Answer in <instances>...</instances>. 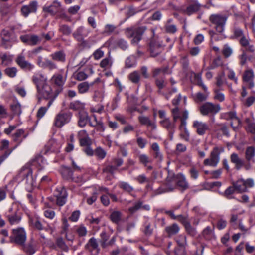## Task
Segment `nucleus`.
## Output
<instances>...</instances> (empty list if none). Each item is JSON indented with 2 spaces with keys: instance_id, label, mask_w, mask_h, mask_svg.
<instances>
[{
  "instance_id": "obj_1",
  "label": "nucleus",
  "mask_w": 255,
  "mask_h": 255,
  "mask_svg": "<svg viewBox=\"0 0 255 255\" xmlns=\"http://www.w3.org/2000/svg\"><path fill=\"white\" fill-rule=\"evenodd\" d=\"M32 81L36 86L38 102L42 98L50 99L47 104V107H49L55 97H53L51 86L48 84L47 77L41 73H35L32 77Z\"/></svg>"
},
{
  "instance_id": "obj_2",
  "label": "nucleus",
  "mask_w": 255,
  "mask_h": 255,
  "mask_svg": "<svg viewBox=\"0 0 255 255\" xmlns=\"http://www.w3.org/2000/svg\"><path fill=\"white\" fill-rule=\"evenodd\" d=\"M18 176L26 185L27 188H30L34 186L35 181L32 176V170L28 164L21 168Z\"/></svg>"
},
{
  "instance_id": "obj_3",
  "label": "nucleus",
  "mask_w": 255,
  "mask_h": 255,
  "mask_svg": "<svg viewBox=\"0 0 255 255\" xmlns=\"http://www.w3.org/2000/svg\"><path fill=\"white\" fill-rule=\"evenodd\" d=\"M224 151V148L221 146L214 147L211 151L209 158L203 161L205 166L216 167L220 161V154Z\"/></svg>"
},
{
  "instance_id": "obj_4",
  "label": "nucleus",
  "mask_w": 255,
  "mask_h": 255,
  "mask_svg": "<svg viewBox=\"0 0 255 255\" xmlns=\"http://www.w3.org/2000/svg\"><path fill=\"white\" fill-rule=\"evenodd\" d=\"M26 233L22 227L17 228L12 230V234L10 236V242L19 246L24 245L26 240Z\"/></svg>"
},
{
  "instance_id": "obj_5",
  "label": "nucleus",
  "mask_w": 255,
  "mask_h": 255,
  "mask_svg": "<svg viewBox=\"0 0 255 255\" xmlns=\"http://www.w3.org/2000/svg\"><path fill=\"white\" fill-rule=\"evenodd\" d=\"M227 20L226 15L220 14H212L209 17L210 21L215 25L216 31L220 34L224 32Z\"/></svg>"
},
{
  "instance_id": "obj_6",
  "label": "nucleus",
  "mask_w": 255,
  "mask_h": 255,
  "mask_svg": "<svg viewBox=\"0 0 255 255\" xmlns=\"http://www.w3.org/2000/svg\"><path fill=\"white\" fill-rule=\"evenodd\" d=\"M221 110L219 104H215L211 102H206L199 107L200 113L203 116H214Z\"/></svg>"
},
{
  "instance_id": "obj_7",
  "label": "nucleus",
  "mask_w": 255,
  "mask_h": 255,
  "mask_svg": "<svg viewBox=\"0 0 255 255\" xmlns=\"http://www.w3.org/2000/svg\"><path fill=\"white\" fill-rule=\"evenodd\" d=\"M72 117V112L61 111L56 115L54 125L57 127L61 128L64 125L70 122Z\"/></svg>"
},
{
  "instance_id": "obj_8",
  "label": "nucleus",
  "mask_w": 255,
  "mask_h": 255,
  "mask_svg": "<svg viewBox=\"0 0 255 255\" xmlns=\"http://www.w3.org/2000/svg\"><path fill=\"white\" fill-rule=\"evenodd\" d=\"M143 33L142 27H136L134 28H128L125 30V34L129 38H133L132 43L137 44L141 39Z\"/></svg>"
},
{
  "instance_id": "obj_9",
  "label": "nucleus",
  "mask_w": 255,
  "mask_h": 255,
  "mask_svg": "<svg viewBox=\"0 0 255 255\" xmlns=\"http://www.w3.org/2000/svg\"><path fill=\"white\" fill-rule=\"evenodd\" d=\"M172 115L174 122H176L177 120L180 119L181 124L179 127L180 129L182 127L186 125V120L188 118V112L187 110L180 111L178 107H175L171 110Z\"/></svg>"
},
{
  "instance_id": "obj_10",
  "label": "nucleus",
  "mask_w": 255,
  "mask_h": 255,
  "mask_svg": "<svg viewBox=\"0 0 255 255\" xmlns=\"http://www.w3.org/2000/svg\"><path fill=\"white\" fill-rule=\"evenodd\" d=\"M5 216L11 225L17 224L21 220L22 213L17 207L10 208L5 213Z\"/></svg>"
},
{
  "instance_id": "obj_11",
  "label": "nucleus",
  "mask_w": 255,
  "mask_h": 255,
  "mask_svg": "<svg viewBox=\"0 0 255 255\" xmlns=\"http://www.w3.org/2000/svg\"><path fill=\"white\" fill-rule=\"evenodd\" d=\"M245 157L247 163L244 165V168L246 170H249L252 168L251 163H255V147H247L245 150Z\"/></svg>"
},
{
  "instance_id": "obj_12",
  "label": "nucleus",
  "mask_w": 255,
  "mask_h": 255,
  "mask_svg": "<svg viewBox=\"0 0 255 255\" xmlns=\"http://www.w3.org/2000/svg\"><path fill=\"white\" fill-rule=\"evenodd\" d=\"M67 193L66 189L60 187L56 188L54 192V197L56 198V203L59 206H62L66 202Z\"/></svg>"
},
{
  "instance_id": "obj_13",
  "label": "nucleus",
  "mask_w": 255,
  "mask_h": 255,
  "mask_svg": "<svg viewBox=\"0 0 255 255\" xmlns=\"http://www.w3.org/2000/svg\"><path fill=\"white\" fill-rule=\"evenodd\" d=\"M90 32V30H86L84 26H79L73 33V37L78 42L86 44L87 42L84 40V38L87 37Z\"/></svg>"
},
{
  "instance_id": "obj_14",
  "label": "nucleus",
  "mask_w": 255,
  "mask_h": 255,
  "mask_svg": "<svg viewBox=\"0 0 255 255\" xmlns=\"http://www.w3.org/2000/svg\"><path fill=\"white\" fill-rule=\"evenodd\" d=\"M21 41L27 45L35 46L40 43L41 38L36 35L26 34L21 35L20 37Z\"/></svg>"
},
{
  "instance_id": "obj_15",
  "label": "nucleus",
  "mask_w": 255,
  "mask_h": 255,
  "mask_svg": "<svg viewBox=\"0 0 255 255\" xmlns=\"http://www.w3.org/2000/svg\"><path fill=\"white\" fill-rule=\"evenodd\" d=\"M61 4L60 2L57 0L54 1L50 5L44 6L43 7V11L51 14L54 15L56 13L62 11Z\"/></svg>"
},
{
  "instance_id": "obj_16",
  "label": "nucleus",
  "mask_w": 255,
  "mask_h": 255,
  "mask_svg": "<svg viewBox=\"0 0 255 255\" xmlns=\"http://www.w3.org/2000/svg\"><path fill=\"white\" fill-rule=\"evenodd\" d=\"M254 77V73L252 69H248L244 71L242 76L243 81L246 83L249 89H252L255 86Z\"/></svg>"
},
{
  "instance_id": "obj_17",
  "label": "nucleus",
  "mask_w": 255,
  "mask_h": 255,
  "mask_svg": "<svg viewBox=\"0 0 255 255\" xmlns=\"http://www.w3.org/2000/svg\"><path fill=\"white\" fill-rule=\"evenodd\" d=\"M192 127L196 129V133L199 135H204L206 131L209 130V127L207 124L201 121H194Z\"/></svg>"
},
{
  "instance_id": "obj_18",
  "label": "nucleus",
  "mask_w": 255,
  "mask_h": 255,
  "mask_svg": "<svg viewBox=\"0 0 255 255\" xmlns=\"http://www.w3.org/2000/svg\"><path fill=\"white\" fill-rule=\"evenodd\" d=\"M38 3L36 1H32L28 5H23L21 8L22 15L26 17L31 13H35L37 11Z\"/></svg>"
},
{
  "instance_id": "obj_19",
  "label": "nucleus",
  "mask_w": 255,
  "mask_h": 255,
  "mask_svg": "<svg viewBox=\"0 0 255 255\" xmlns=\"http://www.w3.org/2000/svg\"><path fill=\"white\" fill-rule=\"evenodd\" d=\"M15 62L21 69L24 70L30 71L34 67L33 64L26 60L25 56L22 54L17 56Z\"/></svg>"
},
{
  "instance_id": "obj_20",
  "label": "nucleus",
  "mask_w": 255,
  "mask_h": 255,
  "mask_svg": "<svg viewBox=\"0 0 255 255\" xmlns=\"http://www.w3.org/2000/svg\"><path fill=\"white\" fill-rule=\"evenodd\" d=\"M23 251L29 255H33L37 250V242L33 239L31 238L30 241L24 245H21Z\"/></svg>"
},
{
  "instance_id": "obj_21",
  "label": "nucleus",
  "mask_w": 255,
  "mask_h": 255,
  "mask_svg": "<svg viewBox=\"0 0 255 255\" xmlns=\"http://www.w3.org/2000/svg\"><path fill=\"white\" fill-rule=\"evenodd\" d=\"M231 162L235 166V168L237 170H239L242 167H244V161L242 159L239 155L236 153H233L230 155Z\"/></svg>"
},
{
  "instance_id": "obj_22",
  "label": "nucleus",
  "mask_w": 255,
  "mask_h": 255,
  "mask_svg": "<svg viewBox=\"0 0 255 255\" xmlns=\"http://www.w3.org/2000/svg\"><path fill=\"white\" fill-rule=\"evenodd\" d=\"M90 119L88 114V113L86 111H80L78 113V125L83 128L85 127L88 122H90Z\"/></svg>"
},
{
  "instance_id": "obj_23",
  "label": "nucleus",
  "mask_w": 255,
  "mask_h": 255,
  "mask_svg": "<svg viewBox=\"0 0 255 255\" xmlns=\"http://www.w3.org/2000/svg\"><path fill=\"white\" fill-rule=\"evenodd\" d=\"M176 183L178 186L182 190H185L189 188V185L185 176L182 174H178L176 176Z\"/></svg>"
},
{
  "instance_id": "obj_24",
  "label": "nucleus",
  "mask_w": 255,
  "mask_h": 255,
  "mask_svg": "<svg viewBox=\"0 0 255 255\" xmlns=\"http://www.w3.org/2000/svg\"><path fill=\"white\" fill-rule=\"evenodd\" d=\"M61 173L63 177L66 180H71L77 182L78 180H75L73 177V171L70 167L66 166H62L61 167Z\"/></svg>"
},
{
  "instance_id": "obj_25",
  "label": "nucleus",
  "mask_w": 255,
  "mask_h": 255,
  "mask_svg": "<svg viewBox=\"0 0 255 255\" xmlns=\"http://www.w3.org/2000/svg\"><path fill=\"white\" fill-rule=\"evenodd\" d=\"M32 164L39 169H42L46 164V161L42 156L38 155L32 160Z\"/></svg>"
},
{
  "instance_id": "obj_26",
  "label": "nucleus",
  "mask_w": 255,
  "mask_h": 255,
  "mask_svg": "<svg viewBox=\"0 0 255 255\" xmlns=\"http://www.w3.org/2000/svg\"><path fill=\"white\" fill-rule=\"evenodd\" d=\"M47 150L52 152L57 153L59 152L61 145L58 143L55 140L52 139L48 141L46 145Z\"/></svg>"
},
{
  "instance_id": "obj_27",
  "label": "nucleus",
  "mask_w": 255,
  "mask_h": 255,
  "mask_svg": "<svg viewBox=\"0 0 255 255\" xmlns=\"http://www.w3.org/2000/svg\"><path fill=\"white\" fill-rule=\"evenodd\" d=\"M51 80L55 85L62 87L65 82V78L61 74H55L53 75Z\"/></svg>"
},
{
  "instance_id": "obj_28",
  "label": "nucleus",
  "mask_w": 255,
  "mask_h": 255,
  "mask_svg": "<svg viewBox=\"0 0 255 255\" xmlns=\"http://www.w3.org/2000/svg\"><path fill=\"white\" fill-rule=\"evenodd\" d=\"M161 45L155 42L151 41L149 45V50L152 56L155 57L161 51Z\"/></svg>"
},
{
  "instance_id": "obj_29",
  "label": "nucleus",
  "mask_w": 255,
  "mask_h": 255,
  "mask_svg": "<svg viewBox=\"0 0 255 255\" xmlns=\"http://www.w3.org/2000/svg\"><path fill=\"white\" fill-rule=\"evenodd\" d=\"M233 185L235 186L236 191L239 193H243L248 191L246 186L244 183V180L239 179L235 182L233 183Z\"/></svg>"
},
{
  "instance_id": "obj_30",
  "label": "nucleus",
  "mask_w": 255,
  "mask_h": 255,
  "mask_svg": "<svg viewBox=\"0 0 255 255\" xmlns=\"http://www.w3.org/2000/svg\"><path fill=\"white\" fill-rule=\"evenodd\" d=\"M85 248L90 252L96 250L97 251V252H98L99 249L98 248V244L97 240L94 237L90 238L85 245Z\"/></svg>"
},
{
  "instance_id": "obj_31",
  "label": "nucleus",
  "mask_w": 255,
  "mask_h": 255,
  "mask_svg": "<svg viewBox=\"0 0 255 255\" xmlns=\"http://www.w3.org/2000/svg\"><path fill=\"white\" fill-rule=\"evenodd\" d=\"M27 137V134L25 133V131L22 129H19L16 130L13 135V140L15 142H18V144H20L23 139Z\"/></svg>"
},
{
  "instance_id": "obj_32",
  "label": "nucleus",
  "mask_w": 255,
  "mask_h": 255,
  "mask_svg": "<svg viewBox=\"0 0 255 255\" xmlns=\"http://www.w3.org/2000/svg\"><path fill=\"white\" fill-rule=\"evenodd\" d=\"M12 32L8 30L3 29L2 30L1 35L2 40V45L5 48H7L8 47L5 45V43L10 41Z\"/></svg>"
},
{
  "instance_id": "obj_33",
  "label": "nucleus",
  "mask_w": 255,
  "mask_h": 255,
  "mask_svg": "<svg viewBox=\"0 0 255 255\" xmlns=\"http://www.w3.org/2000/svg\"><path fill=\"white\" fill-rule=\"evenodd\" d=\"M51 58L55 61L64 62L65 61V54L63 51H56L50 55Z\"/></svg>"
},
{
  "instance_id": "obj_34",
  "label": "nucleus",
  "mask_w": 255,
  "mask_h": 255,
  "mask_svg": "<svg viewBox=\"0 0 255 255\" xmlns=\"http://www.w3.org/2000/svg\"><path fill=\"white\" fill-rule=\"evenodd\" d=\"M85 104L79 101H75L69 104V108L74 111H85L84 110Z\"/></svg>"
},
{
  "instance_id": "obj_35",
  "label": "nucleus",
  "mask_w": 255,
  "mask_h": 255,
  "mask_svg": "<svg viewBox=\"0 0 255 255\" xmlns=\"http://www.w3.org/2000/svg\"><path fill=\"white\" fill-rule=\"evenodd\" d=\"M151 148L153 151V155L155 158L158 160H161L162 159V155L160 151V148L158 144L157 143H154L151 145Z\"/></svg>"
},
{
  "instance_id": "obj_36",
  "label": "nucleus",
  "mask_w": 255,
  "mask_h": 255,
  "mask_svg": "<svg viewBox=\"0 0 255 255\" xmlns=\"http://www.w3.org/2000/svg\"><path fill=\"white\" fill-rule=\"evenodd\" d=\"M173 20L169 19L167 20L165 25V29L166 32L171 34H174L177 31L176 26L171 24Z\"/></svg>"
},
{
  "instance_id": "obj_37",
  "label": "nucleus",
  "mask_w": 255,
  "mask_h": 255,
  "mask_svg": "<svg viewBox=\"0 0 255 255\" xmlns=\"http://www.w3.org/2000/svg\"><path fill=\"white\" fill-rule=\"evenodd\" d=\"M179 227L176 224H173L170 226H167L165 228V231L169 236L176 234L179 231Z\"/></svg>"
},
{
  "instance_id": "obj_38",
  "label": "nucleus",
  "mask_w": 255,
  "mask_h": 255,
  "mask_svg": "<svg viewBox=\"0 0 255 255\" xmlns=\"http://www.w3.org/2000/svg\"><path fill=\"white\" fill-rule=\"evenodd\" d=\"M118 186L125 192H126L131 195V193L134 190L133 187L128 182L123 181L120 182L119 183Z\"/></svg>"
},
{
  "instance_id": "obj_39",
  "label": "nucleus",
  "mask_w": 255,
  "mask_h": 255,
  "mask_svg": "<svg viewBox=\"0 0 255 255\" xmlns=\"http://www.w3.org/2000/svg\"><path fill=\"white\" fill-rule=\"evenodd\" d=\"M162 127L169 131H172L175 128V124L172 123L169 118H165L160 121Z\"/></svg>"
},
{
  "instance_id": "obj_40",
  "label": "nucleus",
  "mask_w": 255,
  "mask_h": 255,
  "mask_svg": "<svg viewBox=\"0 0 255 255\" xmlns=\"http://www.w3.org/2000/svg\"><path fill=\"white\" fill-rule=\"evenodd\" d=\"M200 6L198 3H194L188 6L185 11V13L190 15L197 12L200 9Z\"/></svg>"
},
{
  "instance_id": "obj_41",
  "label": "nucleus",
  "mask_w": 255,
  "mask_h": 255,
  "mask_svg": "<svg viewBox=\"0 0 255 255\" xmlns=\"http://www.w3.org/2000/svg\"><path fill=\"white\" fill-rule=\"evenodd\" d=\"M230 126L234 131L238 130L242 127V122L240 119L237 117L233 119L230 122Z\"/></svg>"
},
{
  "instance_id": "obj_42",
  "label": "nucleus",
  "mask_w": 255,
  "mask_h": 255,
  "mask_svg": "<svg viewBox=\"0 0 255 255\" xmlns=\"http://www.w3.org/2000/svg\"><path fill=\"white\" fill-rule=\"evenodd\" d=\"M104 97V91L102 89L95 91L93 98L95 101L101 102Z\"/></svg>"
},
{
  "instance_id": "obj_43",
  "label": "nucleus",
  "mask_w": 255,
  "mask_h": 255,
  "mask_svg": "<svg viewBox=\"0 0 255 255\" xmlns=\"http://www.w3.org/2000/svg\"><path fill=\"white\" fill-rule=\"evenodd\" d=\"M10 108L13 115L19 116L21 114L22 112L21 107L19 103L17 102L13 103L11 105Z\"/></svg>"
},
{
  "instance_id": "obj_44",
  "label": "nucleus",
  "mask_w": 255,
  "mask_h": 255,
  "mask_svg": "<svg viewBox=\"0 0 255 255\" xmlns=\"http://www.w3.org/2000/svg\"><path fill=\"white\" fill-rule=\"evenodd\" d=\"M59 31L64 35H69L72 33V28L66 24H60Z\"/></svg>"
},
{
  "instance_id": "obj_45",
  "label": "nucleus",
  "mask_w": 255,
  "mask_h": 255,
  "mask_svg": "<svg viewBox=\"0 0 255 255\" xmlns=\"http://www.w3.org/2000/svg\"><path fill=\"white\" fill-rule=\"evenodd\" d=\"M30 221L32 225L38 230H42L46 229V227L38 219H30Z\"/></svg>"
},
{
  "instance_id": "obj_46",
  "label": "nucleus",
  "mask_w": 255,
  "mask_h": 255,
  "mask_svg": "<svg viewBox=\"0 0 255 255\" xmlns=\"http://www.w3.org/2000/svg\"><path fill=\"white\" fill-rule=\"evenodd\" d=\"M122 213L120 211L113 212L110 215V219L116 224H118L121 219Z\"/></svg>"
},
{
  "instance_id": "obj_47",
  "label": "nucleus",
  "mask_w": 255,
  "mask_h": 255,
  "mask_svg": "<svg viewBox=\"0 0 255 255\" xmlns=\"http://www.w3.org/2000/svg\"><path fill=\"white\" fill-rule=\"evenodd\" d=\"M90 87V85L86 82H84L78 84L77 88L79 93L83 94L87 92Z\"/></svg>"
},
{
  "instance_id": "obj_48",
  "label": "nucleus",
  "mask_w": 255,
  "mask_h": 255,
  "mask_svg": "<svg viewBox=\"0 0 255 255\" xmlns=\"http://www.w3.org/2000/svg\"><path fill=\"white\" fill-rule=\"evenodd\" d=\"M56 245L62 251L67 252L68 251V247L66 245L65 241L62 238H58L56 239Z\"/></svg>"
},
{
  "instance_id": "obj_49",
  "label": "nucleus",
  "mask_w": 255,
  "mask_h": 255,
  "mask_svg": "<svg viewBox=\"0 0 255 255\" xmlns=\"http://www.w3.org/2000/svg\"><path fill=\"white\" fill-rule=\"evenodd\" d=\"M208 92L202 93L198 92L195 96L194 100L196 102H201L205 101L208 97Z\"/></svg>"
},
{
  "instance_id": "obj_50",
  "label": "nucleus",
  "mask_w": 255,
  "mask_h": 255,
  "mask_svg": "<svg viewBox=\"0 0 255 255\" xmlns=\"http://www.w3.org/2000/svg\"><path fill=\"white\" fill-rule=\"evenodd\" d=\"M222 53L225 58H227L229 57L233 53L232 48L228 44L224 45L222 50Z\"/></svg>"
},
{
  "instance_id": "obj_51",
  "label": "nucleus",
  "mask_w": 255,
  "mask_h": 255,
  "mask_svg": "<svg viewBox=\"0 0 255 255\" xmlns=\"http://www.w3.org/2000/svg\"><path fill=\"white\" fill-rule=\"evenodd\" d=\"M144 125H146L150 132L155 129L156 126L154 121H151L147 117H144Z\"/></svg>"
},
{
  "instance_id": "obj_52",
  "label": "nucleus",
  "mask_w": 255,
  "mask_h": 255,
  "mask_svg": "<svg viewBox=\"0 0 255 255\" xmlns=\"http://www.w3.org/2000/svg\"><path fill=\"white\" fill-rule=\"evenodd\" d=\"M4 72L9 77L14 78L16 75L17 70L16 67H8L5 69Z\"/></svg>"
},
{
  "instance_id": "obj_53",
  "label": "nucleus",
  "mask_w": 255,
  "mask_h": 255,
  "mask_svg": "<svg viewBox=\"0 0 255 255\" xmlns=\"http://www.w3.org/2000/svg\"><path fill=\"white\" fill-rule=\"evenodd\" d=\"M176 241L180 247H185L187 245L186 237L185 235H179L176 238Z\"/></svg>"
},
{
  "instance_id": "obj_54",
  "label": "nucleus",
  "mask_w": 255,
  "mask_h": 255,
  "mask_svg": "<svg viewBox=\"0 0 255 255\" xmlns=\"http://www.w3.org/2000/svg\"><path fill=\"white\" fill-rule=\"evenodd\" d=\"M43 68H47L50 70H52L57 68V65L55 63L51 60L46 59L45 60L44 64L42 67Z\"/></svg>"
},
{
  "instance_id": "obj_55",
  "label": "nucleus",
  "mask_w": 255,
  "mask_h": 255,
  "mask_svg": "<svg viewBox=\"0 0 255 255\" xmlns=\"http://www.w3.org/2000/svg\"><path fill=\"white\" fill-rule=\"evenodd\" d=\"M241 100L245 106L249 107L255 101V97L250 96L245 100L244 99H241Z\"/></svg>"
},
{
  "instance_id": "obj_56",
  "label": "nucleus",
  "mask_w": 255,
  "mask_h": 255,
  "mask_svg": "<svg viewBox=\"0 0 255 255\" xmlns=\"http://www.w3.org/2000/svg\"><path fill=\"white\" fill-rule=\"evenodd\" d=\"M126 67L131 68L135 65V58L134 56H131L128 57L125 61Z\"/></svg>"
},
{
  "instance_id": "obj_57",
  "label": "nucleus",
  "mask_w": 255,
  "mask_h": 255,
  "mask_svg": "<svg viewBox=\"0 0 255 255\" xmlns=\"http://www.w3.org/2000/svg\"><path fill=\"white\" fill-rule=\"evenodd\" d=\"M142 205V202L141 201L136 202L132 207L128 208V211L130 213L133 214L139 210L141 207Z\"/></svg>"
},
{
  "instance_id": "obj_58",
  "label": "nucleus",
  "mask_w": 255,
  "mask_h": 255,
  "mask_svg": "<svg viewBox=\"0 0 255 255\" xmlns=\"http://www.w3.org/2000/svg\"><path fill=\"white\" fill-rule=\"evenodd\" d=\"M129 79L133 83H137L140 79V74L138 71H134L129 75Z\"/></svg>"
},
{
  "instance_id": "obj_59",
  "label": "nucleus",
  "mask_w": 255,
  "mask_h": 255,
  "mask_svg": "<svg viewBox=\"0 0 255 255\" xmlns=\"http://www.w3.org/2000/svg\"><path fill=\"white\" fill-rule=\"evenodd\" d=\"M17 146V145H16L13 149L6 150L4 153L0 156V165L10 155L13 150L15 149Z\"/></svg>"
},
{
  "instance_id": "obj_60",
  "label": "nucleus",
  "mask_w": 255,
  "mask_h": 255,
  "mask_svg": "<svg viewBox=\"0 0 255 255\" xmlns=\"http://www.w3.org/2000/svg\"><path fill=\"white\" fill-rule=\"evenodd\" d=\"M223 116L226 120L230 121L237 117L236 113L235 111H230L225 113L223 114Z\"/></svg>"
},
{
  "instance_id": "obj_61",
  "label": "nucleus",
  "mask_w": 255,
  "mask_h": 255,
  "mask_svg": "<svg viewBox=\"0 0 255 255\" xmlns=\"http://www.w3.org/2000/svg\"><path fill=\"white\" fill-rule=\"evenodd\" d=\"M80 144L81 146L87 147L91 144V140L89 136L84 137L80 139Z\"/></svg>"
},
{
  "instance_id": "obj_62",
  "label": "nucleus",
  "mask_w": 255,
  "mask_h": 255,
  "mask_svg": "<svg viewBox=\"0 0 255 255\" xmlns=\"http://www.w3.org/2000/svg\"><path fill=\"white\" fill-rule=\"evenodd\" d=\"M95 154L98 158L102 159L106 156V152L102 148L98 147L95 150Z\"/></svg>"
},
{
  "instance_id": "obj_63",
  "label": "nucleus",
  "mask_w": 255,
  "mask_h": 255,
  "mask_svg": "<svg viewBox=\"0 0 255 255\" xmlns=\"http://www.w3.org/2000/svg\"><path fill=\"white\" fill-rule=\"evenodd\" d=\"M116 27L112 24H107L105 26L104 30L103 33L104 34L110 35L116 29Z\"/></svg>"
},
{
  "instance_id": "obj_64",
  "label": "nucleus",
  "mask_w": 255,
  "mask_h": 255,
  "mask_svg": "<svg viewBox=\"0 0 255 255\" xmlns=\"http://www.w3.org/2000/svg\"><path fill=\"white\" fill-rule=\"evenodd\" d=\"M244 36L243 31L238 27H235L233 29V37L235 38H242Z\"/></svg>"
}]
</instances>
